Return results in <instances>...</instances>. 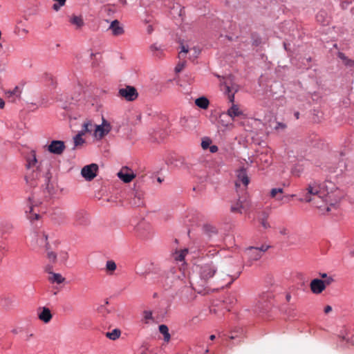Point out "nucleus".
Wrapping results in <instances>:
<instances>
[{
	"label": "nucleus",
	"mask_w": 354,
	"mask_h": 354,
	"mask_svg": "<svg viewBox=\"0 0 354 354\" xmlns=\"http://www.w3.org/2000/svg\"><path fill=\"white\" fill-rule=\"evenodd\" d=\"M299 196L300 202L311 203L322 214L330 211V207L334 206L340 198L335 185L329 180L322 183L316 180L310 181L301 190Z\"/></svg>",
	"instance_id": "obj_1"
},
{
	"label": "nucleus",
	"mask_w": 354,
	"mask_h": 354,
	"mask_svg": "<svg viewBox=\"0 0 354 354\" xmlns=\"http://www.w3.org/2000/svg\"><path fill=\"white\" fill-rule=\"evenodd\" d=\"M172 277L176 279L185 284L184 289L182 290L183 294L185 295L187 300L192 299L194 296V282L191 279H189L187 282L185 281L186 274L184 268H179L178 269L172 268L170 270Z\"/></svg>",
	"instance_id": "obj_2"
},
{
	"label": "nucleus",
	"mask_w": 354,
	"mask_h": 354,
	"mask_svg": "<svg viewBox=\"0 0 354 354\" xmlns=\"http://www.w3.org/2000/svg\"><path fill=\"white\" fill-rule=\"evenodd\" d=\"M180 50L178 54L179 62L175 68L176 73L181 72L186 65L185 57L187 53H192L190 55L189 58H196L200 53V50L196 47L190 48L187 44L181 43L180 46Z\"/></svg>",
	"instance_id": "obj_3"
},
{
	"label": "nucleus",
	"mask_w": 354,
	"mask_h": 354,
	"mask_svg": "<svg viewBox=\"0 0 354 354\" xmlns=\"http://www.w3.org/2000/svg\"><path fill=\"white\" fill-rule=\"evenodd\" d=\"M42 203V198H39L34 192L28 198V207L25 210L27 218L32 221L39 218V214L35 211V207Z\"/></svg>",
	"instance_id": "obj_4"
},
{
	"label": "nucleus",
	"mask_w": 354,
	"mask_h": 354,
	"mask_svg": "<svg viewBox=\"0 0 354 354\" xmlns=\"http://www.w3.org/2000/svg\"><path fill=\"white\" fill-rule=\"evenodd\" d=\"M30 241L34 247L47 248L49 246L48 235L42 230H33L30 234Z\"/></svg>",
	"instance_id": "obj_5"
},
{
	"label": "nucleus",
	"mask_w": 354,
	"mask_h": 354,
	"mask_svg": "<svg viewBox=\"0 0 354 354\" xmlns=\"http://www.w3.org/2000/svg\"><path fill=\"white\" fill-rule=\"evenodd\" d=\"M196 268L201 277V279L203 282L212 278L215 274L217 270V267L213 262L197 266Z\"/></svg>",
	"instance_id": "obj_6"
},
{
	"label": "nucleus",
	"mask_w": 354,
	"mask_h": 354,
	"mask_svg": "<svg viewBox=\"0 0 354 354\" xmlns=\"http://www.w3.org/2000/svg\"><path fill=\"white\" fill-rule=\"evenodd\" d=\"M269 248L268 245H262L260 248L249 247L245 252V256L248 259L250 263L261 258L263 253Z\"/></svg>",
	"instance_id": "obj_7"
},
{
	"label": "nucleus",
	"mask_w": 354,
	"mask_h": 354,
	"mask_svg": "<svg viewBox=\"0 0 354 354\" xmlns=\"http://www.w3.org/2000/svg\"><path fill=\"white\" fill-rule=\"evenodd\" d=\"M274 288L263 292L258 298L257 305L260 310H266L274 298Z\"/></svg>",
	"instance_id": "obj_8"
},
{
	"label": "nucleus",
	"mask_w": 354,
	"mask_h": 354,
	"mask_svg": "<svg viewBox=\"0 0 354 354\" xmlns=\"http://www.w3.org/2000/svg\"><path fill=\"white\" fill-rule=\"evenodd\" d=\"M333 277L327 278L325 280L319 279H314L310 281V288L313 293L319 295L322 293L327 286H329L333 282Z\"/></svg>",
	"instance_id": "obj_9"
},
{
	"label": "nucleus",
	"mask_w": 354,
	"mask_h": 354,
	"mask_svg": "<svg viewBox=\"0 0 354 354\" xmlns=\"http://www.w3.org/2000/svg\"><path fill=\"white\" fill-rule=\"evenodd\" d=\"M111 124L104 118H102V122L101 124L94 125V132L93 136L97 140H101L106 135H107L111 131Z\"/></svg>",
	"instance_id": "obj_10"
},
{
	"label": "nucleus",
	"mask_w": 354,
	"mask_h": 354,
	"mask_svg": "<svg viewBox=\"0 0 354 354\" xmlns=\"http://www.w3.org/2000/svg\"><path fill=\"white\" fill-rule=\"evenodd\" d=\"M73 221L75 226H87L90 224V218L85 210L78 209L73 216Z\"/></svg>",
	"instance_id": "obj_11"
},
{
	"label": "nucleus",
	"mask_w": 354,
	"mask_h": 354,
	"mask_svg": "<svg viewBox=\"0 0 354 354\" xmlns=\"http://www.w3.org/2000/svg\"><path fill=\"white\" fill-rule=\"evenodd\" d=\"M249 182L250 180L245 169L241 168L236 171V180L235 182L236 188H240L243 190L245 189Z\"/></svg>",
	"instance_id": "obj_12"
},
{
	"label": "nucleus",
	"mask_w": 354,
	"mask_h": 354,
	"mask_svg": "<svg viewBox=\"0 0 354 354\" xmlns=\"http://www.w3.org/2000/svg\"><path fill=\"white\" fill-rule=\"evenodd\" d=\"M98 171V165L95 163L84 166L81 170L82 177L88 180H92L96 176Z\"/></svg>",
	"instance_id": "obj_13"
},
{
	"label": "nucleus",
	"mask_w": 354,
	"mask_h": 354,
	"mask_svg": "<svg viewBox=\"0 0 354 354\" xmlns=\"http://www.w3.org/2000/svg\"><path fill=\"white\" fill-rule=\"evenodd\" d=\"M222 86H223L224 92L228 95L229 100L233 102L234 100V93L237 91L236 86L232 83L230 77L225 79L222 83Z\"/></svg>",
	"instance_id": "obj_14"
},
{
	"label": "nucleus",
	"mask_w": 354,
	"mask_h": 354,
	"mask_svg": "<svg viewBox=\"0 0 354 354\" xmlns=\"http://www.w3.org/2000/svg\"><path fill=\"white\" fill-rule=\"evenodd\" d=\"M117 176L125 183L131 182L136 176L133 171L127 167H123L121 168Z\"/></svg>",
	"instance_id": "obj_15"
},
{
	"label": "nucleus",
	"mask_w": 354,
	"mask_h": 354,
	"mask_svg": "<svg viewBox=\"0 0 354 354\" xmlns=\"http://www.w3.org/2000/svg\"><path fill=\"white\" fill-rule=\"evenodd\" d=\"M119 95L128 101H133L138 97L136 89L131 86H127L125 88L119 90Z\"/></svg>",
	"instance_id": "obj_16"
},
{
	"label": "nucleus",
	"mask_w": 354,
	"mask_h": 354,
	"mask_svg": "<svg viewBox=\"0 0 354 354\" xmlns=\"http://www.w3.org/2000/svg\"><path fill=\"white\" fill-rule=\"evenodd\" d=\"M65 148L64 142L61 140H53L48 146V151L55 155H61Z\"/></svg>",
	"instance_id": "obj_17"
},
{
	"label": "nucleus",
	"mask_w": 354,
	"mask_h": 354,
	"mask_svg": "<svg viewBox=\"0 0 354 354\" xmlns=\"http://www.w3.org/2000/svg\"><path fill=\"white\" fill-rule=\"evenodd\" d=\"M68 21L71 26L74 27L76 30H80L85 26V21L82 15L73 14L69 16Z\"/></svg>",
	"instance_id": "obj_18"
},
{
	"label": "nucleus",
	"mask_w": 354,
	"mask_h": 354,
	"mask_svg": "<svg viewBox=\"0 0 354 354\" xmlns=\"http://www.w3.org/2000/svg\"><path fill=\"white\" fill-rule=\"evenodd\" d=\"M41 177L39 168L36 170H33L30 174H28L26 177V183L30 187H35L38 184V181L40 180Z\"/></svg>",
	"instance_id": "obj_19"
},
{
	"label": "nucleus",
	"mask_w": 354,
	"mask_h": 354,
	"mask_svg": "<svg viewBox=\"0 0 354 354\" xmlns=\"http://www.w3.org/2000/svg\"><path fill=\"white\" fill-rule=\"evenodd\" d=\"M37 316L39 320L45 324L49 323L53 317L50 309L47 307L39 308L37 310Z\"/></svg>",
	"instance_id": "obj_20"
},
{
	"label": "nucleus",
	"mask_w": 354,
	"mask_h": 354,
	"mask_svg": "<svg viewBox=\"0 0 354 354\" xmlns=\"http://www.w3.org/2000/svg\"><path fill=\"white\" fill-rule=\"evenodd\" d=\"M226 114L234 121L236 118L244 115L243 111L238 104H232L227 109Z\"/></svg>",
	"instance_id": "obj_21"
},
{
	"label": "nucleus",
	"mask_w": 354,
	"mask_h": 354,
	"mask_svg": "<svg viewBox=\"0 0 354 354\" xmlns=\"http://www.w3.org/2000/svg\"><path fill=\"white\" fill-rule=\"evenodd\" d=\"M249 208V204L246 201L239 200L236 203L232 205L231 212L233 213L242 214Z\"/></svg>",
	"instance_id": "obj_22"
},
{
	"label": "nucleus",
	"mask_w": 354,
	"mask_h": 354,
	"mask_svg": "<svg viewBox=\"0 0 354 354\" xmlns=\"http://www.w3.org/2000/svg\"><path fill=\"white\" fill-rule=\"evenodd\" d=\"M109 29L112 31V34L114 36H120L124 33V28L118 20H114L111 22Z\"/></svg>",
	"instance_id": "obj_23"
},
{
	"label": "nucleus",
	"mask_w": 354,
	"mask_h": 354,
	"mask_svg": "<svg viewBox=\"0 0 354 354\" xmlns=\"http://www.w3.org/2000/svg\"><path fill=\"white\" fill-rule=\"evenodd\" d=\"M187 253V249L176 250L172 254V257L176 262L181 263V265L183 266L185 263L184 259Z\"/></svg>",
	"instance_id": "obj_24"
},
{
	"label": "nucleus",
	"mask_w": 354,
	"mask_h": 354,
	"mask_svg": "<svg viewBox=\"0 0 354 354\" xmlns=\"http://www.w3.org/2000/svg\"><path fill=\"white\" fill-rule=\"evenodd\" d=\"M94 124L91 120H86L82 124V129L80 133H82V135L86 133H91L94 132Z\"/></svg>",
	"instance_id": "obj_25"
},
{
	"label": "nucleus",
	"mask_w": 354,
	"mask_h": 354,
	"mask_svg": "<svg viewBox=\"0 0 354 354\" xmlns=\"http://www.w3.org/2000/svg\"><path fill=\"white\" fill-rule=\"evenodd\" d=\"M48 280L51 283L61 284L65 281L66 279L61 274L54 272L49 275Z\"/></svg>",
	"instance_id": "obj_26"
},
{
	"label": "nucleus",
	"mask_w": 354,
	"mask_h": 354,
	"mask_svg": "<svg viewBox=\"0 0 354 354\" xmlns=\"http://www.w3.org/2000/svg\"><path fill=\"white\" fill-rule=\"evenodd\" d=\"M270 156L267 154L261 153L259 157L255 159V162L257 165L263 164V166H268L270 164Z\"/></svg>",
	"instance_id": "obj_27"
},
{
	"label": "nucleus",
	"mask_w": 354,
	"mask_h": 354,
	"mask_svg": "<svg viewBox=\"0 0 354 354\" xmlns=\"http://www.w3.org/2000/svg\"><path fill=\"white\" fill-rule=\"evenodd\" d=\"M133 194L134 198L132 201V204L135 206H141L143 205V193L142 192L133 191Z\"/></svg>",
	"instance_id": "obj_28"
},
{
	"label": "nucleus",
	"mask_w": 354,
	"mask_h": 354,
	"mask_svg": "<svg viewBox=\"0 0 354 354\" xmlns=\"http://www.w3.org/2000/svg\"><path fill=\"white\" fill-rule=\"evenodd\" d=\"M195 104L201 109H207L209 106V102L205 97H201L195 100Z\"/></svg>",
	"instance_id": "obj_29"
},
{
	"label": "nucleus",
	"mask_w": 354,
	"mask_h": 354,
	"mask_svg": "<svg viewBox=\"0 0 354 354\" xmlns=\"http://www.w3.org/2000/svg\"><path fill=\"white\" fill-rule=\"evenodd\" d=\"M159 331L163 335V339L165 342H169L171 339V335L169 333L168 327L165 324L159 326Z\"/></svg>",
	"instance_id": "obj_30"
},
{
	"label": "nucleus",
	"mask_w": 354,
	"mask_h": 354,
	"mask_svg": "<svg viewBox=\"0 0 354 354\" xmlns=\"http://www.w3.org/2000/svg\"><path fill=\"white\" fill-rule=\"evenodd\" d=\"M117 268V265L113 260H109L106 263L105 271L107 274L112 275Z\"/></svg>",
	"instance_id": "obj_31"
},
{
	"label": "nucleus",
	"mask_w": 354,
	"mask_h": 354,
	"mask_svg": "<svg viewBox=\"0 0 354 354\" xmlns=\"http://www.w3.org/2000/svg\"><path fill=\"white\" fill-rule=\"evenodd\" d=\"M37 162L36 158V153L35 151H31L28 157L27 158V167L28 169L34 167Z\"/></svg>",
	"instance_id": "obj_32"
},
{
	"label": "nucleus",
	"mask_w": 354,
	"mask_h": 354,
	"mask_svg": "<svg viewBox=\"0 0 354 354\" xmlns=\"http://www.w3.org/2000/svg\"><path fill=\"white\" fill-rule=\"evenodd\" d=\"M304 168L301 164H296L291 169V174L295 177H299L304 172Z\"/></svg>",
	"instance_id": "obj_33"
},
{
	"label": "nucleus",
	"mask_w": 354,
	"mask_h": 354,
	"mask_svg": "<svg viewBox=\"0 0 354 354\" xmlns=\"http://www.w3.org/2000/svg\"><path fill=\"white\" fill-rule=\"evenodd\" d=\"M121 331L120 329L115 328L111 332L106 333V337L111 340H115L120 337Z\"/></svg>",
	"instance_id": "obj_34"
},
{
	"label": "nucleus",
	"mask_w": 354,
	"mask_h": 354,
	"mask_svg": "<svg viewBox=\"0 0 354 354\" xmlns=\"http://www.w3.org/2000/svg\"><path fill=\"white\" fill-rule=\"evenodd\" d=\"M283 190L282 188H273L270 191V197L275 198L277 201H281L283 199V197H277L278 194H282Z\"/></svg>",
	"instance_id": "obj_35"
},
{
	"label": "nucleus",
	"mask_w": 354,
	"mask_h": 354,
	"mask_svg": "<svg viewBox=\"0 0 354 354\" xmlns=\"http://www.w3.org/2000/svg\"><path fill=\"white\" fill-rule=\"evenodd\" d=\"M21 93V89L18 86H16L12 91L8 92V97H13L12 101H15L16 99L19 98Z\"/></svg>",
	"instance_id": "obj_36"
},
{
	"label": "nucleus",
	"mask_w": 354,
	"mask_h": 354,
	"mask_svg": "<svg viewBox=\"0 0 354 354\" xmlns=\"http://www.w3.org/2000/svg\"><path fill=\"white\" fill-rule=\"evenodd\" d=\"M46 257L47 259L52 263H55L56 261H57V254L50 250L49 248V246H48L47 248H46Z\"/></svg>",
	"instance_id": "obj_37"
},
{
	"label": "nucleus",
	"mask_w": 354,
	"mask_h": 354,
	"mask_svg": "<svg viewBox=\"0 0 354 354\" xmlns=\"http://www.w3.org/2000/svg\"><path fill=\"white\" fill-rule=\"evenodd\" d=\"M82 133H78L73 138L74 148L82 145L84 143V140L82 138Z\"/></svg>",
	"instance_id": "obj_38"
},
{
	"label": "nucleus",
	"mask_w": 354,
	"mask_h": 354,
	"mask_svg": "<svg viewBox=\"0 0 354 354\" xmlns=\"http://www.w3.org/2000/svg\"><path fill=\"white\" fill-rule=\"evenodd\" d=\"M59 259L61 263H65L68 259V253L66 250H61L59 252Z\"/></svg>",
	"instance_id": "obj_39"
},
{
	"label": "nucleus",
	"mask_w": 354,
	"mask_h": 354,
	"mask_svg": "<svg viewBox=\"0 0 354 354\" xmlns=\"http://www.w3.org/2000/svg\"><path fill=\"white\" fill-rule=\"evenodd\" d=\"M53 1H55L56 3L53 6V9L57 12L59 11L60 10V8L65 5L66 1V0H53Z\"/></svg>",
	"instance_id": "obj_40"
},
{
	"label": "nucleus",
	"mask_w": 354,
	"mask_h": 354,
	"mask_svg": "<svg viewBox=\"0 0 354 354\" xmlns=\"http://www.w3.org/2000/svg\"><path fill=\"white\" fill-rule=\"evenodd\" d=\"M229 338L230 339H238V342L241 343L242 342V339L243 338V330L241 329L239 333L236 334H232Z\"/></svg>",
	"instance_id": "obj_41"
},
{
	"label": "nucleus",
	"mask_w": 354,
	"mask_h": 354,
	"mask_svg": "<svg viewBox=\"0 0 354 354\" xmlns=\"http://www.w3.org/2000/svg\"><path fill=\"white\" fill-rule=\"evenodd\" d=\"M212 140L209 138H205L202 140L201 147L203 149H207L209 147Z\"/></svg>",
	"instance_id": "obj_42"
},
{
	"label": "nucleus",
	"mask_w": 354,
	"mask_h": 354,
	"mask_svg": "<svg viewBox=\"0 0 354 354\" xmlns=\"http://www.w3.org/2000/svg\"><path fill=\"white\" fill-rule=\"evenodd\" d=\"M13 228V225L10 223H5L2 224V230L4 233L11 231Z\"/></svg>",
	"instance_id": "obj_43"
},
{
	"label": "nucleus",
	"mask_w": 354,
	"mask_h": 354,
	"mask_svg": "<svg viewBox=\"0 0 354 354\" xmlns=\"http://www.w3.org/2000/svg\"><path fill=\"white\" fill-rule=\"evenodd\" d=\"M205 232L209 234V236L216 234L217 233L216 227L211 225H206L205 227Z\"/></svg>",
	"instance_id": "obj_44"
},
{
	"label": "nucleus",
	"mask_w": 354,
	"mask_h": 354,
	"mask_svg": "<svg viewBox=\"0 0 354 354\" xmlns=\"http://www.w3.org/2000/svg\"><path fill=\"white\" fill-rule=\"evenodd\" d=\"M325 15V12H319L317 16H316V18H317V21L318 22H320L323 24H324L325 23H328V21L327 20H325L324 19V17Z\"/></svg>",
	"instance_id": "obj_45"
},
{
	"label": "nucleus",
	"mask_w": 354,
	"mask_h": 354,
	"mask_svg": "<svg viewBox=\"0 0 354 354\" xmlns=\"http://www.w3.org/2000/svg\"><path fill=\"white\" fill-rule=\"evenodd\" d=\"M143 318L146 322H148L149 320L153 319L152 312L150 310H145L143 312Z\"/></svg>",
	"instance_id": "obj_46"
},
{
	"label": "nucleus",
	"mask_w": 354,
	"mask_h": 354,
	"mask_svg": "<svg viewBox=\"0 0 354 354\" xmlns=\"http://www.w3.org/2000/svg\"><path fill=\"white\" fill-rule=\"evenodd\" d=\"M201 252H206L207 255L214 256L217 252L215 249L208 250V248H205L204 246L201 249H200Z\"/></svg>",
	"instance_id": "obj_47"
},
{
	"label": "nucleus",
	"mask_w": 354,
	"mask_h": 354,
	"mask_svg": "<svg viewBox=\"0 0 354 354\" xmlns=\"http://www.w3.org/2000/svg\"><path fill=\"white\" fill-rule=\"evenodd\" d=\"M261 224L264 229H268L270 227L266 218H263L261 221Z\"/></svg>",
	"instance_id": "obj_48"
},
{
	"label": "nucleus",
	"mask_w": 354,
	"mask_h": 354,
	"mask_svg": "<svg viewBox=\"0 0 354 354\" xmlns=\"http://www.w3.org/2000/svg\"><path fill=\"white\" fill-rule=\"evenodd\" d=\"M279 233L281 235L287 236L289 234V230L286 227H281L279 229Z\"/></svg>",
	"instance_id": "obj_49"
},
{
	"label": "nucleus",
	"mask_w": 354,
	"mask_h": 354,
	"mask_svg": "<svg viewBox=\"0 0 354 354\" xmlns=\"http://www.w3.org/2000/svg\"><path fill=\"white\" fill-rule=\"evenodd\" d=\"M286 128V125L281 122H277V126L275 127V129H277V130H279V129L283 130Z\"/></svg>",
	"instance_id": "obj_50"
},
{
	"label": "nucleus",
	"mask_w": 354,
	"mask_h": 354,
	"mask_svg": "<svg viewBox=\"0 0 354 354\" xmlns=\"http://www.w3.org/2000/svg\"><path fill=\"white\" fill-rule=\"evenodd\" d=\"M44 270H45V272H47L48 274H49V275H51V274H52V273H54V272H53V267H52V266H49V265H48V266H46L45 267Z\"/></svg>",
	"instance_id": "obj_51"
},
{
	"label": "nucleus",
	"mask_w": 354,
	"mask_h": 354,
	"mask_svg": "<svg viewBox=\"0 0 354 354\" xmlns=\"http://www.w3.org/2000/svg\"><path fill=\"white\" fill-rule=\"evenodd\" d=\"M332 307L329 305L328 306H326L324 307V312L325 314H328L329 313H330L332 311Z\"/></svg>",
	"instance_id": "obj_52"
},
{
	"label": "nucleus",
	"mask_w": 354,
	"mask_h": 354,
	"mask_svg": "<svg viewBox=\"0 0 354 354\" xmlns=\"http://www.w3.org/2000/svg\"><path fill=\"white\" fill-rule=\"evenodd\" d=\"M209 151L212 153H216L218 151V147L216 145L209 146Z\"/></svg>",
	"instance_id": "obj_53"
},
{
	"label": "nucleus",
	"mask_w": 354,
	"mask_h": 354,
	"mask_svg": "<svg viewBox=\"0 0 354 354\" xmlns=\"http://www.w3.org/2000/svg\"><path fill=\"white\" fill-rule=\"evenodd\" d=\"M44 183L48 185V183L50 181V177L48 173L46 174V175L44 176Z\"/></svg>",
	"instance_id": "obj_54"
},
{
	"label": "nucleus",
	"mask_w": 354,
	"mask_h": 354,
	"mask_svg": "<svg viewBox=\"0 0 354 354\" xmlns=\"http://www.w3.org/2000/svg\"><path fill=\"white\" fill-rule=\"evenodd\" d=\"M32 336H33V334H32V333H30V334H29V333H27V334L26 335V336L24 337V339H25V340H26V341H28V340H29V339H30V337H32Z\"/></svg>",
	"instance_id": "obj_55"
},
{
	"label": "nucleus",
	"mask_w": 354,
	"mask_h": 354,
	"mask_svg": "<svg viewBox=\"0 0 354 354\" xmlns=\"http://www.w3.org/2000/svg\"><path fill=\"white\" fill-rule=\"evenodd\" d=\"M151 49L152 50H160V47H158L156 44H153L151 46Z\"/></svg>",
	"instance_id": "obj_56"
},
{
	"label": "nucleus",
	"mask_w": 354,
	"mask_h": 354,
	"mask_svg": "<svg viewBox=\"0 0 354 354\" xmlns=\"http://www.w3.org/2000/svg\"><path fill=\"white\" fill-rule=\"evenodd\" d=\"M20 32H21V34H23V35H26V34H27V33H28V30H26V29H24H24H21V30L19 29V30H18V34H20Z\"/></svg>",
	"instance_id": "obj_57"
},
{
	"label": "nucleus",
	"mask_w": 354,
	"mask_h": 354,
	"mask_svg": "<svg viewBox=\"0 0 354 354\" xmlns=\"http://www.w3.org/2000/svg\"><path fill=\"white\" fill-rule=\"evenodd\" d=\"M320 277L323 279H326L327 278H330V277H328L326 273H322L320 274Z\"/></svg>",
	"instance_id": "obj_58"
},
{
	"label": "nucleus",
	"mask_w": 354,
	"mask_h": 354,
	"mask_svg": "<svg viewBox=\"0 0 354 354\" xmlns=\"http://www.w3.org/2000/svg\"><path fill=\"white\" fill-rule=\"evenodd\" d=\"M254 162H255V160H253L251 158H248V160L246 161V163L249 164V165H251Z\"/></svg>",
	"instance_id": "obj_59"
},
{
	"label": "nucleus",
	"mask_w": 354,
	"mask_h": 354,
	"mask_svg": "<svg viewBox=\"0 0 354 354\" xmlns=\"http://www.w3.org/2000/svg\"><path fill=\"white\" fill-rule=\"evenodd\" d=\"M291 299V295L290 294L286 295V300L289 301Z\"/></svg>",
	"instance_id": "obj_60"
},
{
	"label": "nucleus",
	"mask_w": 354,
	"mask_h": 354,
	"mask_svg": "<svg viewBox=\"0 0 354 354\" xmlns=\"http://www.w3.org/2000/svg\"><path fill=\"white\" fill-rule=\"evenodd\" d=\"M162 179L160 178V177H158L157 178V181L159 183H161L162 182Z\"/></svg>",
	"instance_id": "obj_61"
},
{
	"label": "nucleus",
	"mask_w": 354,
	"mask_h": 354,
	"mask_svg": "<svg viewBox=\"0 0 354 354\" xmlns=\"http://www.w3.org/2000/svg\"><path fill=\"white\" fill-rule=\"evenodd\" d=\"M215 338H216V337H215V335H211L209 336V339H210L211 340H214Z\"/></svg>",
	"instance_id": "obj_62"
},
{
	"label": "nucleus",
	"mask_w": 354,
	"mask_h": 354,
	"mask_svg": "<svg viewBox=\"0 0 354 354\" xmlns=\"http://www.w3.org/2000/svg\"><path fill=\"white\" fill-rule=\"evenodd\" d=\"M295 115L296 118H297V119H298V118H299V113L298 112H296V113H295Z\"/></svg>",
	"instance_id": "obj_63"
},
{
	"label": "nucleus",
	"mask_w": 354,
	"mask_h": 354,
	"mask_svg": "<svg viewBox=\"0 0 354 354\" xmlns=\"http://www.w3.org/2000/svg\"><path fill=\"white\" fill-rule=\"evenodd\" d=\"M224 125H225L226 127H233V124H232V123H231V124H224Z\"/></svg>",
	"instance_id": "obj_64"
}]
</instances>
